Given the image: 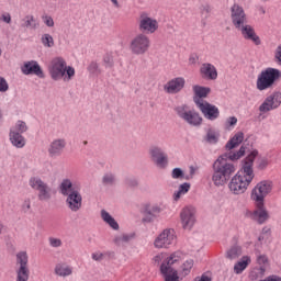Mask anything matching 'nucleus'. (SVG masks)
Here are the masks:
<instances>
[{
	"label": "nucleus",
	"instance_id": "obj_17",
	"mask_svg": "<svg viewBox=\"0 0 281 281\" xmlns=\"http://www.w3.org/2000/svg\"><path fill=\"white\" fill-rule=\"evenodd\" d=\"M65 148H67V139L65 138H55L50 142L47 153L50 159H56V157H60L63 153H65Z\"/></svg>",
	"mask_w": 281,
	"mask_h": 281
},
{
	"label": "nucleus",
	"instance_id": "obj_21",
	"mask_svg": "<svg viewBox=\"0 0 281 281\" xmlns=\"http://www.w3.org/2000/svg\"><path fill=\"white\" fill-rule=\"evenodd\" d=\"M183 87H186V79L183 77H176V78L169 80L164 86V91L166 93L175 95L176 93H180V91L183 90Z\"/></svg>",
	"mask_w": 281,
	"mask_h": 281
},
{
	"label": "nucleus",
	"instance_id": "obj_19",
	"mask_svg": "<svg viewBox=\"0 0 281 281\" xmlns=\"http://www.w3.org/2000/svg\"><path fill=\"white\" fill-rule=\"evenodd\" d=\"M192 91H193V102L195 106H200L201 104H204L205 102H207L205 98H207V95L212 93V89L210 87H203L199 85L193 86Z\"/></svg>",
	"mask_w": 281,
	"mask_h": 281
},
{
	"label": "nucleus",
	"instance_id": "obj_26",
	"mask_svg": "<svg viewBox=\"0 0 281 281\" xmlns=\"http://www.w3.org/2000/svg\"><path fill=\"white\" fill-rule=\"evenodd\" d=\"M59 192L63 196H69L72 192H80V187L69 179H64L59 186Z\"/></svg>",
	"mask_w": 281,
	"mask_h": 281
},
{
	"label": "nucleus",
	"instance_id": "obj_7",
	"mask_svg": "<svg viewBox=\"0 0 281 281\" xmlns=\"http://www.w3.org/2000/svg\"><path fill=\"white\" fill-rule=\"evenodd\" d=\"M179 260H181V257L176 252L164 259L160 265V273L164 276L165 281H179V272L172 267Z\"/></svg>",
	"mask_w": 281,
	"mask_h": 281
},
{
	"label": "nucleus",
	"instance_id": "obj_41",
	"mask_svg": "<svg viewBox=\"0 0 281 281\" xmlns=\"http://www.w3.org/2000/svg\"><path fill=\"white\" fill-rule=\"evenodd\" d=\"M10 132L11 133H20V135H22V133L27 132V124H25V122H23V121H18L15 123V125L13 127H11Z\"/></svg>",
	"mask_w": 281,
	"mask_h": 281
},
{
	"label": "nucleus",
	"instance_id": "obj_59",
	"mask_svg": "<svg viewBox=\"0 0 281 281\" xmlns=\"http://www.w3.org/2000/svg\"><path fill=\"white\" fill-rule=\"evenodd\" d=\"M267 166H269V161L267 159H261L259 161L258 169L259 170H265V168H267Z\"/></svg>",
	"mask_w": 281,
	"mask_h": 281
},
{
	"label": "nucleus",
	"instance_id": "obj_5",
	"mask_svg": "<svg viewBox=\"0 0 281 281\" xmlns=\"http://www.w3.org/2000/svg\"><path fill=\"white\" fill-rule=\"evenodd\" d=\"M175 112L189 126H201L203 124V116L196 110L190 109L188 104L176 106Z\"/></svg>",
	"mask_w": 281,
	"mask_h": 281
},
{
	"label": "nucleus",
	"instance_id": "obj_23",
	"mask_svg": "<svg viewBox=\"0 0 281 281\" xmlns=\"http://www.w3.org/2000/svg\"><path fill=\"white\" fill-rule=\"evenodd\" d=\"M257 210L252 212L254 221H257L259 225L267 222L269 220V213L265 209V202H255Z\"/></svg>",
	"mask_w": 281,
	"mask_h": 281
},
{
	"label": "nucleus",
	"instance_id": "obj_56",
	"mask_svg": "<svg viewBox=\"0 0 281 281\" xmlns=\"http://www.w3.org/2000/svg\"><path fill=\"white\" fill-rule=\"evenodd\" d=\"M1 19L3 23H8V24L12 23V15H10V13H3L1 15Z\"/></svg>",
	"mask_w": 281,
	"mask_h": 281
},
{
	"label": "nucleus",
	"instance_id": "obj_6",
	"mask_svg": "<svg viewBox=\"0 0 281 281\" xmlns=\"http://www.w3.org/2000/svg\"><path fill=\"white\" fill-rule=\"evenodd\" d=\"M15 281H30V256L27 251L15 255Z\"/></svg>",
	"mask_w": 281,
	"mask_h": 281
},
{
	"label": "nucleus",
	"instance_id": "obj_33",
	"mask_svg": "<svg viewBox=\"0 0 281 281\" xmlns=\"http://www.w3.org/2000/svg\"><path fill=\"white\" fill-rule=\"evenodd\" d=\"M10 142L15 146V148H23L25 146V137L19 132H10Z\"/></svg>",
	"mask_w": 281,
	"mask_h": 281
},
{
	"label": "nucleus",
	"instance_id": "obj_47",
	"mask_svg": "<svg viewBox=\"0 0 281 281\" xmlns=\"http://www.w3.org/2000/svg\"><path fill=\"white\" fill-rule=\"evenodd\" d=\"M104 256H111V252L103 254L101 251H95V252H92L91 258L95 262H100V261L104 260Z\"/></svg>",
	"mask_w": 281,
	"mask_h": 281
},
{
	"label": "nucleus",
	"instance_id": "obj_22",
	"mask_svg": "<svg viewBox=\"0 0 281 281\" xmlns=\"http://www.w3.org/2000/svg\"><path fill=\"white\" fill-rule=\"evenodd\" d=\"M66 196V205L70 212H80L82 210V194H80V191H75Z\"/></svg>",
	"mask_w": 281,
	"mask_h": 281
},
{
	"label": "nucleus",
	"instance_id": "obj_35",
	"mask_svg": "<svg viewBox=\"0 0 281 281\" xmlns=\"http://www.w3.org/2000/svg\"><path fill=\"white\" fill-rule=\"evenodd\" d=\"M243 256V247L235 244L226 251V258L229 260H236V258H240Z\"/></svg>",
	"mask_w": 281,
	"mask_h": 281
},
{
	"label": "nucleus",
	"instance_id": "obj_57",
	"mask_svg": "<svg viewBox=\"0 0 281 281\" xmlns=\"http://www.w3.org/2000/svg\"><path fill=\"white\" fill-rule=\"evenodd\" d=\"M189 63L190 65H196V63H199V55L191 54L189 57Z\"/></svg>",
	"mask_w": 281,
	"mask_h": 281
},
{
	"label": "nucleus",
	"instance_id": "obj_25",
	"mask_svg": "<svg viewBox=\"0 0 281 281\" xmlns=\"http://www.w3.org/2000/svg\"><path fill=\"white\" fill-rule=\"evenodd\" d=\"M161 212V209L157 205L146 204L143 209V222L144 223H153L157 217V214Z\"/></svg>",
	"mask_w": 281,
	"mask_h": 281
},
{
	"label": "nucleus",
	"instance_id": "obj_16",
	"mask_svg": "<svg viewBox=\"0 0 281 281\" xmlns=\"http://www.w3.org/2000/svg\"><path fill=\"white\" fill-rule=\"evenodd\" d=\"M149 155L158 168H166L168 166V155L160 147L151 146L149 148Z\"/></svg>",
	"mask_w": 281,
	"mask_h": 281
},
{
	"label": "nucleus",
	"instance_id": "obj_34",
	"mask_svg": "<svg viewBox=\"0 0 281 281\" xmlns=\"http://www.w3.org/2000/svg\"><path fill=\"white\" fill-rule=\"evenodd\" d=\"M37 199L38 201H49L52 199V187L49 184H44L42 189H38L37 191Z\"/></svg>",
	"mask_w": 281,
	"mask_h": 281
},
{
	"label": "nucleus",
	"instance_id": "obj_43",
	"mask_svg": "<svg viewBox=\"0 0 281 281\" xmlns=\"http://www.w3.org/2000/svg\"><path fill=\"white\" fill-rule=\"evenodd\" d=\"M103 63L105 67H113V65H115V61L113 59V53H105L103 56Z\"/></svg>",
	"mask_w": 281,
	"mask_h": 281
},
{
	"label": "nucleus",
	"instance_id": "obj_4",
	"mask_svg": "<svg viewBox=\"0 0 281 281\" xmlns=\"http://www.w3.org/2000/svg\"><path fill=\"white\" fill-rule=\"evenodd\" d=\"M280 78V69L271 67L266 68L258 75L256 88L258 91H267V89H273L274 85H278Z\"/></svg>",
	"mask_w": 281,
	"mask_h": 281
},
{
	"label": "nucleus",
	"instance_id": "obj_36",
	"mask_svg": "<svg viewBox=\"0 0 281 281\" xmlns=\"http://www.w3.org/2000/svg\"><path fill=\"white\" fill-rule=\"evenodd\" d=\"M47 182L43 181L41 177H31L29 180V186L34 190L35 192H38L44 186H46Z\"/></svg>",
	"mask_w": 281,
	"mask_h": 281
},
{
	"label": "nucleus",
	"instance_id": "obj_10",
	"mask_svg": "<svg viewBox=\"0 0 281 281\" xmlns=\"http://www.w3.org/2000/svg\"><path fill=\"white\" fill-rule=\"evenodd\" d=\"M280 104H281V92L273 91L259 105V112L269 113V111H276V109H280Z\"/></svg>",
	"mask_w": 281,
	"mask_h": 281
},
{
	"label": "nucleus",
	"instance_id": "obj_50",
	"mask_svg": "<svg viewBox=\"0 0 281 281\" xmlns=\"http://www.w3.org/2000/svg\"><path fill=\"white\" fill-rule=\"evenodd\" d=\"M88 71L90 74H100V66L97 61H91L88 66Z\"/></svg>",
	"mask_w": 281,
	"mask_h": 281
},
{
	"label": "nucleus",
	"instance_id": "obj_1",
	"mask_svg": "<svg viewBox=\"0 0 281 281\" xmlns=\"http://www.w3.org/2000/svg\"><path fill=\"white\" fill-rule=\"evenodd\" d=\"M245 146H241L238 151H227L213 162L212 181L214 186L221 188L232 179V176L236 172V165L231 161H238V159L245 157Z\"/></svg>",
	"mask_w": 281,
	"mask_h": 281
},
{
	"label": "nucleus",
	"instance_id": "obj_46",
	"mask_svg": "<svg viewBox=\"0 0 281 281\" xmlns=\"http://www.w3.org/2000/svg\"><path fill=\"white\" fill-rule=\"evenodd\" d=\"M271 237V228H269L268 226H265L261 231V234L258 237L259 243H262V240H265V238H270Z\"/></svg>",
	"mask_w": 281,
	"mask_h": 281
},
{
	"label": "nucleus",
	"instance_id": "obj_52",
	"mask_svg": "<svg viewBox=\"0 0 281 281\" xmlns=\"http://www.w3.org/2000/svg\"><path fill=\"white\" fill-rule=\"evenodd\" d=\"M42 21L47 27H54V19L50 15H43Z\"/></svg>",
	"mask_w": 281,
	"mask_h": 281
},
{
	"label": "nucleus",
	"instance_id": "obj_60",
	"mask_svg": "<svg viewBox=\"0 0 281 281\" xmlns=\"http://www.w3.org/2000/svg\"><path fill=\"white\" fill-rule=\"evenodd\" d=\"M194 281H212V278L207 277V274H202L200 278H195Z\"/></svg>",
	"mask_w": 281,
	"mask_h": 281
},
{
	"label": "nucleus",
	"instance_id": "obj_18",
	"mask_svg": "<svg viewBox=\"0 0 281 281\" xmlns=\"http://www.w3.org/2000/svg\"><path fill=\"white\" fill-rule=\"evenodd\" d=\"M21 71L24 76H37V78H45V72H43V68H41V65H38V61L36 60L24 63L21 67Z\"/></svg>",
	"mask_w": 281,
	"mask_h": 281
},
{
	"label": "nucleus",
	"instance_id": "obj_51",
	"mask_svg": "<svg viewBox=\"0 0 281 281\" xmlns=\"http://www.w3.org/2000/svg\"><path fill=\"white\" fill-rule=\"evenodd\" d=\"M200 12L204 19H207L210 16V13L212 12V8L209 4H203L200 8Z\"/></svg>",
	"mask_w": 281,
	"mask_h": 281
},
{
	"label": "nucleus",
	"instance_id": "obj_11",
	"mask_svg": "<svg viewBox=\"0 0 281 281\" xmlns=\"http://www.w3.org/2000/svg\"><path fill=\"white\" fill-rule=\"evenodd\" d=\"M138 30L145 34H155L159 30V22L148 16V13H142L138 21Z\"/></svg>",
	"mask_w": 281,
	"mask_h": 281
},
{
	"label": "nucleus",
	"instance_id": "obj_45",
	"mask_svg": "<svg viewBox=\"0 0 281 281\" xmlns=\"http://www.w3.org/2000/svg\"><path fill=\"white\" fill-rule=\"evenodd\" d=\"M103 186H113L115 183V176L113 173H105L102 178Z\"/></svg>",
	"mask_w": 281,
	"mask_h": 281
},
{
	"label": "nucleus",
	"instance_id": "obj_58",
	"mask_svg": "<svg viewBox=\"0 0 281 281\" xmlns=\"http://www.w3.org/2000/svg\"><path fill=\"white\" fill-rule=\"evenodd\" d=\"M31 207H32V205H31L30 200H25V201L23 202V205H22L23 212H30Z\"/></svg>",
	"mask_w": 281,
	"mask_h": 281
},
{
	"label": "nucleus",
	"instance_id": "obj_61",
	"mask_svg": "<svg viewBox=\"0 0 281 281\" xmlns=\"http://www.w3.org/2000/svg\"><path fill=\"white\" fill-rule=\"evenodd\" d=\"M196 172V169L194 167H190V176H186V180L189 181V179H192Z\"/></svg>",
	"mask_w": 281,
	"mask_h": 281
},
{
	"label": "nucleus",
	"instance_id": "obj_37",
	"mask_svg": "<svg viewBox=\"0 0 281 281\" xmlns=\"http://www.w3.org/2000/svg\"><path fill=\"white\" fill-rule=\"evenodd\" d=\"M190 192V183L184 182L179 186L178 191L173 193V201H179L183 194H188Z\"/></svg>",
	"mask_w": 281,
	"mask_h": 281
},
{
	"label": "nucleus",
	"instance_id": "obj_38",
	"mask_svg": "<svg viewBox=\"0 0 281 281\" xmlns=\"http://www.w3.org/2000/svg\"><path fill=\"white\" fill-rule=\"evenodd\" d=\"M218 137H221V134H218V132L215 130L210 128L206 133L205 140L207 144H217Z\"/></svg>",
	"mask_w": 281,
	"mask_h": 281
},
{
	"label": "nucleus",
	"instance_id": "obj_31",
	"mask_svg": "<svg viewBox=\"0 0 281 281\" xmlns=\"http://www.w3.org/2000/svg\"><path fill=\"white\" fill-rule=\"evenodd\" d=\"M101 218L106 225H109L112 229L117 231L120 229V224L106 210H101Z\"/></svg>",
	"mask_w": 281,
	"mask_h": 281
},
{
	"label": "nucleus",
	"instance_id": "obj_63",
	"mask_svg": "<svg viewBox=\"0 0 281 281\" xmlns=\"http://www.w3.org/2000/svg\"><path fill=\"white\" fill-rule=\"evenodd\" d=\"M110 1L113 3L114 8H120V2L117 0H110Z\"/></svg>",
	"mask_w": 281,
	"mask_h": 281
},
{
	"label": "nucleus",
	"instance_id": "obj_44",
	"mask_svg": "<svg viewBox=\"0 0 281 281\" xmlns=\"http://www.w3.org/2000/svg\"><path fill=\"white\" fill-rule=\"evenodd\" d=\"M171 177L173 179H179L180 181H183V179H186V173L181 168H175L171 171Z\"/></svg>",
	"mask_w": 281,
	"mask_h": 281
},
{
	"label": "nucleus",
	"instance_id": "obj_39",
	"mask_svg": "<svg viewBox=\"0 0 281 281\" xmlns=\"http://www.w3.org/2000/svg\"><path fill=\"white\" fill-rule=\"evenodd\" d=\"M192 267H194V260L188 259L187 261H184V263L182 265L180 276H182V278H186V276H190Z\"/></svg>",
	"mask_w": 281,
	"mask_h": 281
},
{
	"label": "nucleus",
	"instance_id": "obj_8",
	"mask_svg": "<svg viewBox=\"0 0 281 281\" xmlns=\"http://www.w3.org/2000/svg\"><path fill=\"white\" fill-rule=\"evenodd\" d=\"M150 49V37L146 33L136 34L130 42V50L134 56H144Z\"/></svg>",
	"mask_w": 281,
	"mask_h": 281
},
{
	"label": "nucleus",
	"instance_id": "obj_32",
	"mask_svg": "<svg viewBox=\"0 0 281 281\" xmlns=\"http://www.w3.org/2000/svg\"><path fill=\"white\" fill-rule=\"evenodd\" d=\"M20 27L26 30H36L38 25L36 24V19H34V15L27 14L21 20Z\"/></svg>",
	"mask_w": 281,
	"mask_h": 281
},
{
	"label": "nucleus",
	"instance_id": "obj_20",
	"mask_svg": "<svg viewBox=\"0 0 281 281\" xmlns=\"http://www.w3.org/2000/svg\"><path fill=\"white\" fill-rule=\"evenodd\" d=\"M238 32H240L243 38H245V41H251V43H254V45H261L262 41H260V36H258V34H256V30L254 29V26L249 25V24H244L240 27L236 29Z\"/></svg>",
	"mask_w": 281,
	"mask_h": 281
},
{
	"label": "nucleus",
	"instance_id": "obj_40",
	"mask_svg": "<svg viewBox=\"0 0 281 281\" xmlns=\"http://www.w3.org/2000/svg\"><path fill=\"white\" fill-rule=\"evenodd\" d=\"M135 238V234H123L121 236L115 237V245H124V243H131Z\"/></svg>",
	"mask_w": 281,
	"mask_h": 281
},
{
	"label": "nucleus",
	"instance_id": "obj_29",
	"mask_svg": "<svg viewBox=\"0 0 281 281\" xmlns=\"http://www.w3.org/2000/svg\"><path fill=\"white\" fill-rule=\"evenodd\" d=\"M256 262L259 267L255 269L258 271L259 278H262L269 267V257L267 255H257Z\"/></svg>",
	"mask_w": 281,
	"mask_h": 281
},
{
	"label": "nucleus",
	"instance_id": "obj_14",
	"mask_svg": "<svg viewBox=\"0 0 281 281\" xmlns=\"http://www.w3.org/2000/svg\"><path fill=\"white\" fill-rule=\"evenodd\" d=\"M272 188L270 181L259 182L251 191L252 201L265 203V198L271 192Z\"/></svg>",
	"mask_w": 281,
	"mask_h": 281
},
{
	"label": "nucleus",
	"instance_id": "obj_24",
	"mask_svg": "<svg viewBox=\"0 0 281 281\" xmlns=\"http://www.w3.org/2000/svg\"><path fill=\"white\" fill-rule=\"evenodd\" d=\"M200 74L205 80H216L218 78V71L216 67L210 63L202 64Z\"/></svg>",
	"mask_w": 281,
	"mask_h": 281
},
{
	"label": "nucleus",
	"instance_id": "obj_42",
	"mask_svg": "<svg viewBox=\"0 0 281 281\" xmlns=\"http://www.w3.org/2000/svg\"><path fill=\"white\" fill-rule=\"evenodd\" d=\"M42 45L45 47L52 48L54 47V37L49 33H45L41 37Z\"/></svg>",
	"mask_w": 281,
	"mask_h": 281
},
{
	"label": "nucleus",
	"instance_id": "obj_12",
	"mask_svg": "<svg viewBox=\"0 0 281 281\" xmlns=\"http://www.w3.org/2000/svg\"><path fill=\"white\" fill-rule=\"evenodd\" d=\"M180 221L184 229H192L196 223V209L184 206L180 212Z\"/></svg>",
	"mask_w": 281,
	"mask_h": 281
},
{
	"label": "nucleus",
	"instance_id": "obj_55",
	"mask_svg": "<svg viewBox=\"0 0 281 281\" xmlns=\"http://www.w3.org/2000/svg\"><path fill=\"white\" fill-rule=\"evenodd\" d=\"M274 60L281 65V45H279L274 52Z\"/></svg>",
	"mask_w": 281,
	"mask_h": 281
},
{
	"label": "nucleus",
	"instance_id": "obj_49",
	"mask_svg": "<svg viewBox=\"0 0 281 281\" xmlns=\"http://www.w3.org/2000/svg\"><path fill=\"white\" fill-rule=\"evenodd\" d=\"M10 85H8V80L5 78L0 77V93H5L9 91Z\"/></svg>",
	"mask_w": 281,
	"mask_h": 281
},
{
	"label": "nucleus",
	"instance_id": "obj_13",
	"mask_svg": "<svg viewBox=\"0 0 281 281\" xmlns=\"http://www.w3.org/2000/svg\"><path fill=\"white\" fill-rule=\"evenodd\" d=\"M231 21L235 30L247 23V13H245V9L240 4L234 3L231 7Z\"/></svg>",
	"mask_w": 281,
	"mask_h": 281
},
{
	"label": "nucleus",
	"instance_id": "obj_28",
	"mask_svg": "<svg viewBox=\"0 0 281 281\" xmlns=\"http://www.w3.org/2000/svg\"><path fill=\"white\" fill-rule=\"evenodd\" d=\"M245 140V134L243 132H237L225 145L226 150L228 153H234V148H237V146H240L243 142Z\"/></svg>",
	"mask_w": 281,
	"mask_h": 281
},
{
	"label": "nucleus",
	"instance_id": "obj_62",
	"mask_svg": "<svg viewBox=\"0 0 281 281\" xmlns=\"http://www.w3.org/2000/svg\"><path fill=\"white\" fill-rule=\"evenodd\" d=\"M155 265H159V262H161V260H164V255H156L154 258H153Z\"/></svg>",
	"mask_w": 281,
	"mask_h": 281
},
{
	"label": "nucleus",
	"instance_id": "obj_9",
	"mask_svg": "<svg viewBox=\"0 0 281 281\" xmlns=\"http://www.w3.org/2000/svg\"><path fill=\"white\" fill-rule=\"evenodd\" d=\"M177 243V233L173 228L164 229L154 240L156 249H168Z\"/></svg>",
	"mask_w": 281,
	"mask_h": 281
},
{
	"label": "nucleus",
	"instance_id": "obj_27",
	"mask_svg": "<svg viewBox=\"0 0 281 281\" xmlns=\"http://www.w3.org/2000/svg\"><path fill=\"white\" fill-rule=\"evenodd\" d=\"M54 273L59 278H69L74 273V267L67 265V262H59L56 263Z\"/></svg>",
	"mask_w": 281,
	"mask_h": 281
},
{
	"label": "nucleus",
	"instance_id": "obj_53",
	"mask_svg": "<svg viewBox=\"0 0 281 281\" xmlns=\"http://www.w3.org/2000/svg\"><path fill=\"white\" fill-rule=\"evenodd\" d=\"M125 183L128 186V188H137V186H139V182L135 178H127Z\"/></svg>",
	"mask_w": 281,
	"mask_h": 281
},
{
	"label": "nucleus",
	"instance_id": "obj_2",
	"mask_svg": "<svg viewBox=\"0 0 281 281\" xmlns=\"http://www.w3.org/2000/svg\"><path fill=\"white\" fill-rule=\"evenodd\" d=\"M258 157V150H252L245 159L243 168L231 180L228 188L233 194H245L247 188L254 181V161Z\"/></svg>",
	"mask_w": 281,
	"mask_h": 281
},
{
	"label": "nucleus",
	"instance_id": "obj_3",
	"mask_svg": "<svg viewBox=\"0 0 281 281\" xmlns=\"http://www.w3.org/2000/svg\"><path fill=\"white\" fill-rule=\"evenodd\" d=\"M48 74L52 80L69 82L76 76V68L68 66L63 57H54L48 64Z\"/></svg>",
	"mask_w": 281,
	"mask_h": 281
},
{
	"label": "nucleus",
	"instance_id": "obj_54",
	"mask_svg": "<svg viewBox=\"0 0 281 281\" xmlns=\"http://www.w3.org/2000/svg\"><path fill=\"white\" fill-rule=\"evenodd\" d=\"M238 124V119L236 116H231L226 120V127L229 128L231 126H236Z\"/></svg>",
	"mask_w": 281,
	"mask_h": 281
},
{
	"label": "nucleus",
	"instance_id": "obj_64",
	"mask_svg": "<svg viewBox=\"0 0 281 281\" xmlns=\"http://www.w3.org/2000/svg\"><path fill=\"white\" fill-rule=\"evenodd\" d=\"M258 11H259L261 14H265V13H266L265 7H258Z\"/></svg>",
	"mask_w": 281,
	"mask_h": 281
},
{
	"label": "nucleus",
	"instance_id": "obj_15",
	"mask_svg": "<svg viewBox=\"0 0 281 281\" xmlns=\"http://www.w3.org/2000/svg\"><path fill=\"white\" fill-rule=\"evenodd\" d=\"M196 109L201 111L205 120H210L211 122H214V120H218V117H221V110H218V106L207 101L200 105H196Z\"/></svg>",
	"mask_w": 281,
	"mask_h": 281
},
{
	"label": "nucleus",
	"instance_id": "obj_48",
	"mask_svg": "<svg viewBox=\"0 0 281 281\" xmlns=\"http://www.w3.org/2000/svg\"><path fill=\"white\" fill-rule=\"evenodd\" d=\"M48 243L50 247H54V248L63 247V240H60V238L49 237Z\"/></svg>",
	"mask_w": 281,
	"mask_h": 281
},
{
	"label": "nucleus",
	"instance_id": "obj_30",
	"mask_svg": "<svg viewBox=\"0 0 281 281\" xmlns=\"http://www.w3.org/2000/svg\"><path fill=\"white\" fill-rule=\"evenodd\" d=\"M249 265H251V257L243 256L241 259L235 263L234 272L237 276H240V273H243V271H245Z\"/></svg>",
	"mask_w": 281,
	"mask_h": 281
}]
</instances>
